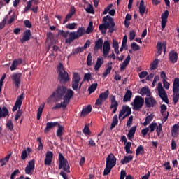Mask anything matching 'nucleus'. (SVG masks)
<instances>
[{
    "label": "nucleus",
    "mask_w": 179,
    "mask_h": 179,
    "mask_svg": "<svg viewBox=\"0 0 179 179\" xmlns=\"http://www.w3.org/2000/svg\"><path fill=\"white\" fill-rule=\"evenodd\" d=\"M103 22V24L99 25V30L102 34L107 33V29H108L109 33H114L115 30H117L115 22L110 15L104 17Z\"/></svg>",
    "instance_id": "1"
},
{
    "label": "nucleus",
    "mask_w": 179,
    "mask_h": 179,
    "mask_svg": "<svg viewBox=\"0 0 179 179\" xmlns=\"http://www.w3.org/2000/svg\"><path fill=\"white\" fill-rule=\"evenodd\" d=\"M68 92V90L65 86L58 87L57 89L53 92V93L47 99L48 103H50L52 101V98H55L56 101H59L61 99H64L65 97V94Z\"/></svg>",
    "instance_id": "2"
},
{
    "label": "nucleus",
    "mask_w": 179,
    "mask_h": 179,
    "mask_svg": "<svg viewBox=\"0 0 179 179\" xmlns=\"http://www.w3.org/2000/svg\"><path fill=\"white\" fill-rule=\"evenodd\" d=\"M73 91L71 89H69L65 96L63 98V101L60 103H57L54 107L52 108V110H58L59 108H66V106L69 104L72 96H73Z\"/></svg>",
    "instance_id": "3"
},
{
    "label": "nucleus",
    "mask_w": 179,
    "mask_h": 179,
    "mask_svg": "<svg viewBox=\"0 0 179 179\" xmlns=\"http://www.w3.org/2000/svg\"><path fill=\"white\" fill-rule=\"evenodd\" d=\"M117 164V158L114 156V154L110 153L106 158V165L103 171L104 176H108L111 172V169L114 166Z\"/></svg>",
    "instance_id": "4"
},
{
    "label": "nucleus",
    "mask_w": 179,
    "mask_h": 179,
    "mask_svg": "<svg viewBox=\"0 0 179 179\" xmlns=\"http://www.w3.org/2000/svg\"><path fill=\"white\" fill-rule=\"evenodd\" d=\"M86 34L85 28L80 27L77 31L70 32L69 34V38L66 39L65 43L66 44H71L74 40H78L80 37H82L83 34Z\"/></svg>",
    "instance_id": "5"
},
{
    "label": "nucleus",
    "mask_w": 179,
    "mask_h": 179,
    "mask_svg": "<svg viewBox=\"0 0 179 179\" xmlns=\"http://www.w3.org/2000/svg\"><path fill=\"white\" fill-rule=\"evenodd\" d=\"M145 103V99L142 98L141 96H135L134 101L131 103L132 108L134 111H139L143 104Z\"/></svg>",
    "instance_id": "6"
},
{
    "label": "nucleus",
    "mask_w": 179,
    "mask_h": 179,
    "mask_svg": "<svg viewBox=\"0 0 179 179\" xmlns=\"http://www.w3.org/2000/svg\"><path fill=\"white\" fill-rule=\"evenodd\" d=\"M179 78H175L173 81V104H177L179 100Z\"/></svg>",
    "instance_id": "7"
},
{
    "label": "nucleus",
    "mask_w": 179,
    "mask_h": 179,
    "mask_svg": "<svg viewBox=\"0 0 179 179\" xmlns=\"http://www.w3.org/2000/svg\"><path fill=\"white\" fill-rule=\"evenodd\" d=\"M157 90L158 92V95L160 99H162V101H164L166 104H169V98L167 97V93L164 88H163V84L162 83H158Z\"/></svg>",
    "instance_id": "8"
},
{
    "label": "nucleus",
    "mask_w": 179,
    "mask_h": 179,
    "mask_svg": "<svg viewBox=\"0 0 179 179\" xmlns=\"http://www.w3.org/2000/svg\"><path fill=\"white\" fill-rule=\"evenodd\" d=\"M59 169H63L64 171L66 173H71L69 170V164L68 163V160L64 157L62 154L59 155Z\"/></svg>",
    "instance_id": "9"
},
{
    "label": "nucleus",
    "mask_w": 179,
    "mask_h": 179,
    "mask_svg": "<svg viewBox=\"0 0 179 179\" xmlns=\"http://www.w3.org/2000/svg\"><path fill=\"white\" fill-rule=\"evenodd\" d=\"M80 82V75L78 73H73V78H72V85L71 87L73 90H78V88L81 89L82 84L83 83H80L79 85V83Z\"/></svg>",
    "instance_id": "10"
},
{
    "label": "nucleus",
    "mask_w": 179,
    "mask_h": 179,
    "mask_svg": "<svg viewBox=\"0 0 179 179\" xmlns=\"http://www.w3.org/2000/svg\"><path fill=\"white\" fill-rule=\"evenodd\" d=\"M108 96H110V91L107 90L104 92H101L99 94V99H96V101L95 103V106H101L107 99H108Z\"/></svg>",
    "instance_id": "11"
},
{
    "label": "nucleus",
    "mask_w": 179,
    "mask_h": 179,
    "mask_svg": "<svg viewBox=\"0 0 179 179\" xmlns=\"http://www.w3.org/2000/svg\"><path fill=\"white\" fill-rule=\"evenodd\" d=\"M10 78L16 87H19L20 86V83L22 82V73H13L10 75Z\"/></svg>",
    "instance_id": "12"
},
{
    "label": "nucleus",
    "mask_w": 179,
    "mask_h": 179,
    "mask_svg": "<svg viewBox=\"0 0 179 179\" xmlns=\"http://www.w3.org/2000/svg\"><path fill=\"white\" fill-rule=\"evenodd\" d=\"M131 114H132L131 108H129L128 106H123L122 107V110L120 111L119 118L120 119L122 117V120H124V118L129 117V115H131Z\"/></svg>",
    "instance_id": "13"
},
{
    "label": "nucleus",
    "mask_w": 179,
    "mask_h": 179,
    "mask_svg": "<svg viewBox=\"0 0 179 179\" xmlns=\"http://www.w3.org/2000/svg\"><path fill=\"white\" fill-rule=\"evenodd\" d=\"M59 79L61 83H66V82H69V80H71L69 75L66 71H61L59 73Z\"/></svg>",
    "instance_id": "14"
},
{
    "label": "nucleus",
    "mask_w": 179,
    "mask_h": 179,
    "mask_svg": "<svg viewBox=\"0 0 179 179\" xmlns=\"http://www.w3.org/2000/svg\"><path fill=\"white\" fill-rule=\"evenodd\" d=\"M161 114L164 116L162 120V124H164V122H166L169 118V111H167V106H166L164 104L161 106Z\"/></svg>",
    "instance_id": "15"
},
{
    "label": "nucleus",
    "mask_w": 179,
    "mask_h": 179,
    "mask_svg": "<svg viewBox=\"0 0 179 179\" xmlns=\"http://www.w3.org/2000/svg\"><path fill=\"white\" fill-rule=\"evenodd\" d=\"M145 105L148 108H150L151 107H153L154 106H156V99L152 96V95H150L149 96L145 97Z\"/></svg>",
    "instance_id": "16"
},
{
    "label": "nucleus",
    "mask_w": 179,
    "mask_h": 179,
    "mask_svg": "<svg viewBox=\"0 0 179 179\" xmlns=\"http://www.w3.org/2000/svg\"><path fill=\"white\" fill-rule=\"evenodd\" d=\"M110 50H111V45L108 41H105L103 46V57L107 58V55L110 54Z\"/></svg>",
    "instance_id": "17"
},
{
    "label": "nucleus",
    "mask_w": 179,
    "mask_h": 179,
    "mask_svg": "<svg viewBox=\"0 0 179 179\" xmlns=\"http://www.w3.org/2000/svg\"><path fill=\"white\" fill-rule=\"evenodd\" d=\"M54 157V154L51 151H48L45 154V158L44 160V164L45 166H50L52 162V157Z\"/></svg>",
    "instance_id": "18"
},
{
    "label": "nucleus",
    "mask_w": 179,
    "mask_h": 179,
    "mask_svg": "<svg viewBox=\"0 0 179 179\" xmlns=\"http://www.w3.org/2000/svg\"><path fill=\"white\" fill-rule=\"evenodd\" d=\"M163 50H164V52H166V43L158 42L157 44V57L162 55Z\"/></svg>",
    "instance_id": "19"
},
{
    "label": "nucleus",
    "mask_w": 179,
    "mask_h": 179,
    "mask_svg": "<svg viewBox=\"0 0 179 179\" xmlns=\"http://www.w3.org/2000/svg\"><path fill=\"white\" fill-rule=\"evenodd\" d=\"M167 17H169V10L164 11L161 15L162 19V29L164 30L166 29V24L167 23Z\"/></svg>",
    "instance_id": "20"
},
{
    "label": "nucleus",
    "mask_w": 179,
    "mask_h": 179,
    "mask_svg": "<svg viewBox=\"0 0 179 179\" xmlns=\"http://www.w3.org/2000/svg\"><path fill=\"white\" fill-rule=\"evenodd\" d=\"M23 101V94L20 95L15 103V106L13 108V111H16L17 108H20L22 107V102Z\"/></svg>",
    "instance_id": "21"
},
{
    "label": "nucleus",
    "mask_w": 179,
    "mask_h": 179,
    "mask_svg": "<svg viewBox=\"0 0 179 179\" xmlns=\"http://www.w3.org/2000/svg\"><path fill=\"white\" fill-rule=\"evenodd\" d=\"M31 38V31L30 29H27L24 33H23V36L22 38L20 40L21 43H24V41H29Z\"/></svg>",
    "instance_id": "22"
},
{
    "label": "nucleus",
    "mask_w": 179,
    "mask_h": 179,
    "mask_svg": "<svg viewBox=\"0 0 179 179\" xmlns=\"http://www.w3.org/2000/svg\"><path fill=\"white\" fill-rule=\"evenodd\" d=\"M34 170V159L29 161L28 162V166L25 168V173L31 174V171Z\"/></svg>",
    "instance_id": "23"
},
{
    "label": "nucleus",
    "mask_w": 179,
    "mask_h": 179,
    "mask_svg": "<svg viewBox=\"0 0 179 179\" xmlns=\"http://www.w3.org/2000/svg\"><path fill=\"white\" fill-rule=\"evenodd\" d=\"M58 125V122H48L46 123V127L44 129L45 134H48V132H50L51 129L54 128L55 127H57Z\"/></svg>",
    "instance_id": "24"
},
{
    "label": "nucleus",
    "mask_w": 179,
    "mask_h": 179,
    "mask_svg": "<svg viewBox=\"0 0 179 179\" xmlns=\"http://www.w3.org/2000/svg\"><path fill=\"white\" fill-rule=\"evenodd\" d=\"M22 62V60L20 58L14 59L10 67V71H15L16 68H17V66H19V65H20Z\"/></svg>",
    "instance_id": "25"
},
{
    "label": "nucleus",
    "mask_w": 179,
    "mask_h": 179,
    "mask_svg": "<svg viewBox=\"0 0 179 179\" xmlns=\"http://www.w3.org/2000/svg\"><path fill=\"white\" fill-rule=\"evenodd\" d=\"M103 64H104V58H103V57H98L94 66L95 71H99V69L101 68V65H103Z\"/></svg>",
    "instance_id": "26"
},
{
    "label": "nucleus",
    "mask_w": 179,
    "mask_h": 179,
    "mask_svg": "<svg viewBox=\"0 0 179 179\" xmlns=\"http://www.w3.org/2000/svg\"><path fill=\"white\" fill-rule=\"evenodd\" d=\"M92 113V106L88 105L87 106L83 108L81 112V117H86L88 114Z\"/></svg>",
    "instance_id": "27"
},
{
    "label": "nucleus",
    "mask_w": 179,
    "mask_h": 179,
    "mask_svg": "<svg viewBox=\"0 0 179 179\" xmlns=\"http://www.w3.org/2000/svg\"><path fill=\"white\" fill-rule=\"evenodd\" d=\"M73 15H75V8H73L71 9V10L69 11V13L66 15V17L63 22L64 24H65V23H67L68 22H69V20L72 19V16H73Z\"/></svg>",
    "instance_id": "28"
},
{
    "label": "nucleus",
    "mask_w": 179,
    "mask_h": 179,
    "mask_svg": "<svg viewBox=\"0 0 179 179\" xmlns=\"http://www.w3.org/2000/svg\"><path fill=\"white\" fill-rule=\"evenodd\" d=\"M131 61V55H128V56L126 57L124 61L122 62V64H120V69L121 71H124L128 66V64H129V62Z\"/></svg>",
    "instance_id": "29"
},
{
    "label": "nucleus",
    "mask_w": 179,
    "mask_h": 179,
    "mask_svg": "<svg viewBox=\"0 0 179 179\" xmlns=\"http://www.w3.org/2000/svg\"><path fill=\"white\" fill-rule=\"evenodd\" d=\"M140 94L141 96H147V97H149V96H152V93L150 92V90L148 88V87H143L140 90Z\"/></svg>",
    "instance_id": "30"
},
{
    "label": "nucleus",
    "mask_w": 179,
    "mask_h": 179,
    "mask_svg": "<svg viewBox=\"0 0 179 179\" xmlns=\"http://www.w3.org/2000/svg\"><path fill=\"white\" fill-rule=\"evenodd\" d=\"M135 132H136V126H133L129 131L127 134V138L129 141H132L134 138V135H135Z\"/></svg>",
    "instance_id": "31"
},
{
    "label": "nucleus",
    "mask_w": 179,
    "mask_h": 179,
    "mask_svg": "<svg viewBox=\"0 0 179 179\" xmlns=\"http://www.w3.org/2000/svg\"><path fill=\"white\" fill-rule=\"evenodd\" d=\"M131 98H132V91L127 90V92L125 93L124 96V98H123L124 103L131 101Z\"/></svg>",
    "instance_id": "32"
},
{
    "label": "nucleus",
    "mask_w": 179,
    "mask_h": 179,
    "mask_svg": "<svg viewBox=\"0 0 179 179\" xmlns=\"http://www.w3.org/2000/svg\"><path fill=\"white\" fill-rule=\"evenodd\" d=\"M103 39L99 38L96 41H95L94 50L99 51V50L103 48Z\"/></svg>",
    "instance_id": "33"
},
{
    "label": "nucleus",
    "mask_w": 179,
    "mask_h": 179,
    "mask_svg": "<svg viewBox=\"0 0 179 179\" xmlns=\"http://www.w3.org/2000/svg\"><path fill=\"white\" fill-rule=\"evenodd\" d=\"M38 2V1L37 0H30L27 1V6L24 9V12H28V10H30V9H31V6L33 5V3L37 4Z\"/></svg>",
    "instance_id": "34"
},
{
    "label": "nucleus",
    "mask_w": 179,
    "mask_h": 179,
    "mask_svg": "<svg viewBox=\"0 0 179 179\" xmlns=\"http://www.w3.org/2000/svg\"><path fill=\"white\" fill-rule=\"evenodd\" d=\"M178 58V55L176 51H171L169 53V59L171 62H177V59Z\"/></svg>",
    "instance_id": "35"
},
{
    "label": "nucleus",
    "mask_w": 179,
    "mask_h": 179,
    "mask_svg": "<svg viewBox=\"0 0 179 179\" xmlns=\"http://www.w3.org/2000/svg\"><path fill=\"white\" fill-rule=\"evenodd\" d=\"M8 115L9 111L8 110V108L6 107H0V118H5V117H7Z\"/></svg>",
    "instance_id": "36"
},
{
    "label": "nucleus",
    "mask_w": 179,
    "mask_h": 179,
    "mask_svg": "<svg viewBox=\"0 0 179 179\" xmlns=\"http://www.w3.org/2000/svg\"><path fill=\"white\" fill-rule=\"evenodd\" d=\"M178 129H179L178 124H174L173 126V128L171 129V135L173 138H177V136H178Z\"/></svg>",
    "instance_id": "37"
},
{
    "label": "nucleus",
    "mask_w": 179,
    "mask_h": 179,
    "mask_svg": "<svg viewBox=\"0 0 179 179\" xmlns=\"http://www.w3.org/2000/svg\"><path fill=\"white\" fill-rule=\"evenodd\" d=\"M64 134V127L60 124H58V129L56 131V135L62 141V135Z\"/></svg>",
    "instance_id": "38"
},
{
    "label": "nucleus",
    "mask_w": 179,
    "mask_h": 179,
    "mask_svg": "<svg viewBox=\"0 0 179 179\" xmlns=\"http://www.w3.org/2000/svg\"><path fill=\"white\" fill-rule=\"evenodd\" d=\"M31 152V149L30 148H27L26 150H24L22 152V155H21L22 160H26L27 157V155H29V153H30Z\"/></svg>",
    "instance_id": "39"
},
{
    "label": "nucleus",
    "mask_w": 179,
    "mask_h": 179,
    "mask_svg": "<svg viewBox=\"0 0 179 179\" xmlns=\"http://www.w3.org/2000/svg\"><path fill=\"white\" fill-rule=\"evenodd\" d=\"M10 156H12L11 154H8L6 155L4 158L0 159V164H1V167H3L9 162V159H10Z\"/></svg>",
    "instance_id": "40"
},
{
    "label": "nucleus",
    "mask_w": 179,
    "mask_h": 179,
    "mask_svg": "<svg viewBox=\"0 0 179 179\" xmlns=\"http://www.w3.org/2000/svg\"><path fill=\"white\" fill-rule=\"evenodd\" d=\"M145 10H146V7L145 6V1H143V0H141L139 6V12L141 16H143V15H145Z\"/></svg>",
    "instance_id": "41"
},
{
    "label": "nucleus",
    "mask_w": 179,
    "mask_h": 179,
    "mask_svg": "<svg viewBox=\"0 0 179 179\" xmlns=\"http://www.w3.org/2000/svg\"><path fill=\"white\" fill-rule=\"evenodd\" d=\"M133 159L134 157L132 155L125 156L124 159L120 161V163H122V164H127V163H129Z\"/></svg>",
    "instance_id": "42"
},
{
    "label": "nucleus",
    "mask_w": 179,
    "mask_h": 179,
    "mask_svg": "<svg viewBox=\"0 0 179 179\" xmlns=\"http://www.w3.org/2000/svg\"><path fill=\"white\" fill-rule=\"evenodd\" d=\"M153 117H154V115L150 114V115H148L145 117V122H143L144 127H146L147 125H149V124H150V122H152V121L153 120Z\"/></svg>",
    "instance_id": "43"
},
{
    "label": "nucleus",
    "mask_w": 179,
    "mask_h": 179,
    "mask_svg": "<svg viewBox=\"0 0 179 179\" xmlns=\"http://www.w3.org/2000/svg\"><path fill=\"white\" fill-rule=\"evenodd\" d=\"M131 146H132L131 142H127L124 146L126 153H128V155H132V150H131Z\"/></svg>",
    "instance_id": "44"
},
{
    "label": "nucleus",
    "mask_w": 179,
    "mask_h": 179,
    "mask_svg": "<svg viewBox=\"0 0 179 179\" xmlns=\"http://www.w3.org/2000/svg\"><path fill=\"white\" fill-rule=\"evenodd\" d=\"M163 131V125H162V123H159L158 126H157L156 128V132L157 135L159 138H162V131Z\"/></svg>",
    "instance_id": "45"
},
{
    "label": "nucleus",
    "mask_w": 179,
    "mask_h": 179,
    "mask_svg": "<svg viewBox=\"0 0 179 179\" xmlns=\"http://www.w3.org/2000/svg\"><path fill=\"white\" fill-rule=\"evenodd\" d=\"M117 124H118V115H115L113 118L110 129H113V128H115V126L117 125Z\"/></svg>",
    "instance_id": "46"
},
{
    "label": "nucleus",
    "mask_w": 179,
    "mask_h": 179,
    "mask_svg": "<svg viewBox=\"0 0 179 179\" xmlns=\"http://www.w3.org/2000/svg\"><path fill=\"white\" fill-rule=\"evenodd\" d=\"M97 83L92 84L91 86L88 88V92L90 94H92V93H94V92H96V89H97Z\"/></svg>",
    "instance_id": "47"
},
{
    "label": "nucleus",
    "mask_w": 179,
    "mask_h": 179,
    "mask_svg": "<svg viewBox=\"0 0 179 179\" xmlns=\"http://www.w3.org/2000/svg\"><path fill=\"white\" fill-rule=\"evenodd\" d=\"M145 152V148H143L142 145H139L136 151V156H139V155H143V152Z\"/></svg>",
    "instance_id": "48"
},
{
    "label": "nucleus",
    "mask_w": 179,
    "mask_h": 179,
    "mask_svg": "<svg viewBox=\"0 0 179 179\" xmlns=\"http://www.w3.org/2000/svg\"><path fill=\"white\" fill-rule=\"evenodd\" d=\"M43 110H44V104L43 105H41L37 110V120H40L41 117V114H43Z\"/></svg>",
    "instance_id": "49"
},
{
    "label": "nucleus",
    "mask_w": 179,
    "mask_h": 179,
    "mask_svg": "<svg viewBox=\"0 0 179 179\" xmlns=\"http://www.w3.org/2000/svg\"><path fill=\"white\" fill-rule=\"evenodd\" d=\"M110 108H113V110L112 113L113 114H115L118 108V102H111Z\"/></svg>",
    "instance_id": "50"
},
{
    "label": "nucleus",
    "mask_w": 179,
    "mask_h": 179,
    "mask_svg": "<svg viewBox=\"0 0 179 179\" xmlns=\"http://www.w3.org/2000/svg\"><path fill=\"white\" fill-rule=\"evenodd\" d=\"M148 128L150 129V132L152 134L153 132H155V129H156V128H157V123L156 122H152Z\"/></svg>",
    "instance_id": "51"
},
{
    "label": "nucleus",
    "mask_w": 179,
    "mask_h": 179,
    "mask_svg": "<svg viewBox=\"0 0 179 179\" xmlns=\"http://www.w3.org/2000/svg\"><path fill=\"white\" fill-rule=\"evenodd\" d=\"M157 65H159V59H155L150 64L151 69H156L157 68Z\"/></svg>",
    "instance_id": "52"
},
{
    "label": "nucleus",
    "mask_w": 179,
    "mask_h": 179,
    "mask_svg": "<svg viewBox=\"0 0 179 179\" xmlns=\"http://www.w3.org/2000/svg\"><path fill=\"white\" fill-rule=\"evenodd\" d=\"M6 128L10 131H13V123L12 122V120H10L7 121Z\"/></svg>",
    "instance_id": "53"
},
{
    "label": "nucleus",
    "mask_w": 179,
    "mask_h": 179,
    "mask_svg": "<svg viewBox=\"0 0 179 179\" xmlns=\"http://www.w3.org/2000/svg\"><path fill=\"white\" fill-rule=\"evenodd\" d=\"M92 31H93V22H90L85 33H87V34H90V33H92Z\"/></svg>",
    "instance_id": "54"
},
{
    "label": "nucleus",
    "mask_w": 179,
    "mask_h": 179,
    "mask_svg": "<svg viewBox=\"0 0 179 179\" xmlns=\"http://www.w3.org/2000/svg\"><path fill=\"white\" fill-rule=\"evenodd\" d=\"M66 27L69 30H75V28L76 27V23L73 22V23L68 24L66 25Z\"/></svg>",
    "instance_id": "55"
},
{
    "label": "nucleus",
    "mask_w": 179,
    "mask_h": 179,
    "mask_svg": "<svg viewBox=\"0 0 179 179\" xmlns=\"http://www.w3.org/2000/svg\"><path fill=\"white\" fill-rule=\"evenodd\" d=\"M113 69V66H109L108 69H106L104 71V73H103V78H106L107 75H109V73H111V70Z\"/></svg>",
    "instance_id": "56"
},
{
    "label": "nucleus",
    "mask_w": 179,
    "mask_h": 179,
    "mask_svg": "<svg viewBox=\"0 0 179 179\" xmlns=\"http://www.w3.org/2000/svg\"><path fill=\"white\" fill-rule=\"evenodd\" d=\"M85 48L83 47H78L74 49L73 54H79V52H83Z\"/></svg>",
    "instance_id": "57"
},
{
    "label": "nucleus",
    "mask_w": 179,
    "mask_h": 179,
    "mask_svg": "<svg viewBox=\"0 0 179 179\" xmlns=\"http://www.w3.org/2000/svg\"><path fill=\"white\" fill-rule=\"evenodd\" d=\"M85 10L87 13H94V10L92 4H89L88 7L86 8Z\"/></svg>",
    "instance_id": "58"
},
{
    "label": "nucleus",
    "mask_w": 179,
    "mask_h": 179,
    "mask_svg": "<svg viewBox=\"0 0 179 179\" xmlns=\"http://www.w3.org/2000/svg\"><path fill=\"white\" fill-rule=\"evenodd\" d=\"M8 20V16H6L2 22H0V30H2L5 27V25L6 24V21Z\"/></svg>",
    "instance_id": "59"
},
{
    "label": "nucleus",
    "mask_w": 179,
    "mask_h": 179,
    "mask_svg": "<svg viewBox=\"0 0 179 179\" xmlns=\"http://www.w3.org/2000/svg\"><path fill=\"white\" fill-rule=\"evenodd\" d=\"M162 83L164 89H166V90L170 89V83L167 82V80H162Z\"/></svg>",
    "instance_id": "60"
},
{
    "label": "nucleus",
    "mask_w": 179,
    "mask_h": 179,
    "mask_svg": "<svg viewBox=\"0 0 179 179\" xmlns=\"http://www.w3.org/2000/svg\"><path fill=\"white\" fill-rule=\"evenodd\" d=\"M87 64L88 66H92V53H89L87 55Z\"/></svg>",
    "instance_id": "61"
},
{
    "label": "nucleus",
    "mask_w": 179,
    "mask_h": 179,
    "mask_svg": "<svg viewBox=\"0 0 179 179\" xmlns=\"http://www.w3.org/2000/svg\"><path fill=\"white\" fill-rule=\"evenodd\" d=\"M131 47L132 50H134V51H138V50H140V48H141L138 46V45L136 44V43H131Z\"/></svg>",
    "instance_id": "62"
},
{
    "label": "nucleus",
    "mask_w": 179,
    "mask_h": 179,
    "mask_svg": "<svg viewBox=\"0 0 179 179\" xmlns=\"http://www.w3.org/2000/svg\"><path fill=\"white\" fill-rule=\"evenodd\" d=\"M83 134H85V135H89L90 134V129H89V126L85 125L83 130Z\"/></svg>",
    "instance_id": "63"
},
{
    "label": "nucleus",
    "mask_w": 179,
    "mask_h": 179,
    "mask_svg": "<svg viewBox=\"0 0 179 179\" xmlns=\"http://www.w3.org/2000/svg\"><path fill=\"white\" fill-rule=\"evenodd\" d=\"M16 174H19V169L15 170L10 176V179H15L16 177Z\"/></svg>",
    "instance_id": "64"
}]
</instances>
